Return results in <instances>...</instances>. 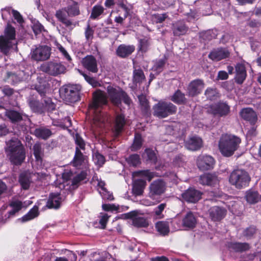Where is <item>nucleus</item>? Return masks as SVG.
<instances>
[{
    "label": "nucleus",
    "mask_w": 261,
    "mask_h": 261,
    "mask_svg": "<svg viewBox=\"0 0 261 261\" xmlns=\"http://www.w3.org/2000/svg\"><path fill=\"white\" fill-rule=\"evenodd\" d=\"M228 247L230 250L236 252H243L250 249V245L247 243L231 242L228 244Z\"/></svg>",
    "instance_id": "29"
},
{
    "label": "nucleus",
    "mask_w": 261,
    "mask_h": 261,
    "mask_svg": "<svg viewBox=\"0 0 261 261\" xmlns=\"http://www.w3.org/2000/svg\"><path fill=\"white\" fill-rule=\"evenodd\" d=\"M107 92L110 101L115 106H120L122 101L128 106L132 103L130 97L121 88H115L109 86L107 87Z\"/></svg>",
    "instance_id": "5"
},
{
    "label": "nucleus",
    "mask_w": 261,
    "mask_h": 261,
    "mask_svg": "<svg viewBox=\"0 0 261 261\" xmlns=\"http://www.w3.org/2000/svg\"><path fill=\"white\" fill-rule=\"evenodd\" d=\"M246 77L247 71L245 65L243 63H237L235 66V82L237 84L241 85L244 82Z\"/></svg>",
    "instance_id": "20"
},
{
    "label": "nucleus",
    "mask_w": 261,
    "mask_h": 261,
    "mask_svg": "<svg viewBox=\"0 0 261 261\" xmlns=\"http://www.w3.org/2000/svg\"><path fill=\"white\" fill-rule=\"evenodd\" d=\"M6 152L10 162L15 165H20L25 158V152L21 142L16 138H12L6 142Z\"/></svg>",
    "instance_id": "1"
},
{
    "label": "nucleus",
    "mask_w": 261,
    "mask_h": 261,
    "mask_svg": "<svg viewBox=\"0 0 261 261\" xmlns=\"http://www.w3.org/2000/svg\"><path fill=\"white\" fill-rule=\"evenodd\" d=\"M85 160V156L77 148H75V152L72 161L73 166L79 167L82 165Z\"/></svg>",
    "instance_id": "39"
},
{
    "label": "nucleus",
    "mask_w": 261,
    "mask_h": 261,
    "mask_svg": "<svg viewBox=\"0 0 261 261\" xmlns=\"http://www.w3.org/2000/svg\"><path fill=\"white\" fill-rule=\"evenodd\" d=\"M80 14L79 4L77 2L73 1L71 4H69L66 7L57 11L55 16L58 20L67 28H70L72 25L75 27L76 24L68 18V16L75 17Z\"/></svg>",
    "instance_id": "3"
},
{
    "label": "nucleus",
    "mask_w": 261,
    "mask_h": 261,
    "mask_svg": "<svg viewBox=\"0 0 261 261\" xmlns=\"http://www.w3.org/2000/svg\"><path fill=\"white\" fill-rule=\"evenodd\" d=\"M257 229L255 226L252 225L245 229L243 235L247 239H252L256 233Z\"/></svg>",
    "instance_id": "55"
},
{
    "label": "nucleus",
    "mask_w": 261,
    "mask_h": 261,
    "mask_svg": "<svg viewBox=\"0 0 261 261\" xmlns=\"http://www.w3.org/2000/svg\"><path fill=\"white\" fill-rule=\"evenodd\" d=\"M12 41L3 35L0 36V51L4 55H7L9 53L10 49L13 46Z\"/></svg>",
    "instance_id": "31"
},
{
    "label": "nucleus",
    "mask_w": 261,
    "mask_h": 261,
    "mask_svg": "<svg viewBox=\"0 0 261 261\" xmlns=\"http://www.w3.org/2000/svg\"><path fill=\"white\" fill-rule=\"evenodd\" d=\"M126 124V119L124 115L122 114H117L115 121V130H122Z\"/></svg>",
    "instance_id": "43"
},
{
    "label": "nucleus",
    "mask_w": 261,
    "mask_h": 261,
    "mask_svg": "<svg viewBox=\"0 0 261 261\" xmlns=\"http://www.w3.org/2000/svg\"><path fill=\"white\" fill-rule=\"evenodd\" d=\"M143 140L140 133L136 132L135 135L134 142L130 147V149L133 151H136L140 149L143 144Z\"/></svg>",
    "instance_id": "41"
},
{
    "label": "nucleus",
    "mask_w": 261,
    "mask_h": 261,
    "mask_svg": "<svg viewBox=\"0 0 261 261\" xmlns=\"http://www.w3.org/2000/svg\"><path fill=\"white\" fill-rule=\"evenodd\" d=\"M167 60V57L164 55L163 58L154 61V64L151 68V70L155 72L156 75L159 74L163 71Z\"/></svg>",
    "instance_id": "32"
},
{
    "label": "nucleus",
    "mask_w": 261,
    "mask_h": 261,
    "mask_svg": "<svg viewBox=\"0 0 261 261\" xmlns=\"http://www.w3.org/2000/svg\"><path fill=\"white\" fill-rule=\"evenodd\" d=\"M126 217L132 219L133 224L136 227H146L148 225L147 220L143 217L137 216V213L135 211L127 213Z\"/></svg>",
    "instance_id": "24"
},
{
    "label": "nucleus",
    "mask_w": 261,
    "mask_h": 261,
    "mask_svg": "<svg viewBox=\"0 0 261 261\" xmlns=\"http://www.w3.org/2000/svg\"><path fill=\"white\" fill-rule=\"evenodd\" d=\"M138 98L142 113L145 115H147L150 112V106L146 96L141 94L138 96Z\"/></svg>",
    "instance_id": "37"
},
{
    "label": "nucleus",
    "mask_w": 261,
    "mask_h": 261,
    "mask_svg": "<svg viewBox=\"0 0 261 261\" xmlns=\"http://www.w3.org/2000/svg\"><path fill=\"white\" fill-rule=\"evenodd\" d=\"M230 52L227 48L218 47L213 49L209 54L208 58L215 61H219L228 58Z\"/></svg>",
    "instance_id": "18"
},
{
    "label": "nucleus",
    "mask_w": 261,
    "mask_h": 261,
    "mask_svg": "<svg viewBox=\"0 0 261 261\" xmlns=\"http://www.w3.org/2000/svg\"><path fill=\"white\" fill-rule=\"evenodd\" d=\"M51 48L46 45L39 46L32 53V58L37 61H45L50 56Z\"/></svg>",
    "instance_id": "14"
},
{
    "label": "nucleus",
    "mask_w": 261,
    "mask_h": 261,
    "mask_svg": "<svg viewBox=\"0 0 261 261\" xmlns=\"http://www.w3.org/2000/svg\"><path fill=\"white\" fill-rule=\"evenodd\" d=\"M34 155L37 161H41L43 155V150L39 143H36L33 146Z\"/></svg>",
    "instance_id": "54"
},
{
    "label": "nucleus",
    "mask_w": 261,
    "mask_h": 261,
    "mask_svg": "<svg viewBox=\"0 0 261 261\" xmlns=\"http://www.w3.org/2000/svg\"><path fill=\"white\" fill-rule=\"evenodd\" d=\"M245 199L248 203L255 204L261 201V195L257 191L249 190L246 192Z\"/></svg>",
    "instance_id": "34"
},
{
    "label": "nucleus",
    "mask_w": 261,
    "mask_h": 261,
    "mask_svg": "<svg viewBox=\"0 0 261 261\" xmlns=\"http://www.w3.org/2000/svg\"><path fill=\"white\" fill-rule=\"evenodd\" d=\"M241 142V139L237 136L223 134L218 142L219 151L224 156H231L239 148Z\"/></svg>",
    "instance_id": "2"
},
{
    "label": "nucleus",
    "mask_w": 261,
    "mask_h": 261,
    "mask_svg": "<svg viewBox=\"0 0 261 261\" xmlns=\"http://www.w3.org/2000/svg\"><path fill=\"white\" fill-rule=\"evenodd\" d=\"M10 206L12 208V210L8 212V216L9 218L10 216H14L15 213H17L19 211H20L22 206V204L21 201H12L10 204Z\"/></svg>",
    "instance_id": "49"
},
{
    "label": "nucleus",
    "mask_w": 261,
    "mask_h": 261,
    "mask_svg": "<svg viewBox=\"0 0 261 261\" xmlns=\"http://www.w3.org/2000/svg\"><path fill=\"white\" fill-rule=\"evenodd\" d=\"M197 223L196 218L191 212H189L182 219V225L188 228H193L195 227Z\"/></svg>",
    "instance_id": "30"
},
{
    "label": "nucleus",
    "mask_w": 261,
    "mask_h": 261,
    "mask_svg": "<svg viewBox=\"0 0 261 261\" xmlns=\"http://www.w3.org/2000/svg\"><path fill=\"white\" fill-rule=\"evenodd\" d=\"M72 136L73 137L75 143L76 145V148L78 147L80 150H85L86 144L84 139L80 136L77 132H76L75 134L73 132Z\"/></svg>",
    "instance_id": "50"
},
{
    "label": "nucleus",
    "mask_w": 261,
    "mask_h": 261,
    "mask_svg": "<svg viewBox=\"0 0 261 261\" xmlns=\"http://www.w3.org/2000/svg\"><path fill=\"white\" fill-rule=\"evenodd\" d=\"M94 31L88 24L85 29V35L87 41H91L93 37Z\"/></svg>",
    "instance_id": "63"
},
{
    "label": "nucleus",
    "mask_w": 261,
    "mask_h": 261,
    "mask_svg": "<svg viewBox=\"0 0 261 261\" xmlns=\"http://www.w3.org/2000/svg\"><path fill=\"white\" fill-rule=\"evenodd\" d=\"M42 71L53 76H57L63 73L66 70V67L61 62L50 61L41 66Z\"/></svg>",
    "instance_id": "9"
},
{
    "label": "nucleus",
    "mask_w": 261,
    "mask_h": 261,
    "mask_svg": "<svg viewBox=\"0 0 261 261\" xmlns=\"http://www.w3.org/2000/svg\"><path fill=\"white\" fill-rule=\"evenodd\" d=\"M29 76L28 73L23 70L17 71L16 72H7V79L8 83L14 85L23 81L26 80Z\"/></svg>",
    "instance_id": "17"
},
{
    "label": "nucleus",
    "mask_w": 261,
    "mask_h": 261,
    "mask_svg": "<svg viewBox=\"0 0 261 261\" xmlns=\"http://www.w3.org/2000/svg\"><path fill=\"white\" fill-rule=\"evenodd\" d=\"M145 79L143 71L141 69H135L133 71V82L137 85L140 84Z\"/></svg>",
    "instance_id": "40"
},
{
    "label": "nucleus",
    "mask_w": 261,
    "mask_h": 261,
    "mask_svg": "<svg viewBox=\"0 0 261 261\" xmlns=\"http://www.w3.org/2000/svg\"><path fill=\"white\" fill-rule=\"evenodd\" d=\"M19 182L23 189L28 190L31 183L30 176L25 173H21L19 177Z\"/></svg>",
    "instance_id": "42"
},
{
    "label": "nucleus",
    "mask_w": 261,
    "mask_h": 261,
    "mask_svg": "<svg viewBox=\"0 0 261 261\" xmlns=\"http://www.w3.org/2000/svg\"><path fill=\"white\" fill-rule=\"evenodd\" d=\"M145 153L147 155V160L152 163H155L157 161V158L154 151L150 148H146L145 150Z\"/></svg>",
    "instance_id": "61"
},
{
    "label": "nucleus",
    "mask_w": 261,
    "mask_h": 261,
    "mask_svg": "<svg viewBox=\"0 0 261 261\" xmlns=\"http://www.w3.org/2000/svg\"><path fill=\"white\" fill-rule=\"evenodd\" d=\"M173 34L175 36L184 35L189 30V27L186 25L184 21H177L172 24V27Z\"/></svg>",
    "instance_id": "25"
},
{
    "label": "nucleus",
    "mask_w": 261,
    "mask_h": 261,
    "mask_svg": "<svg viewBox=\"0 0 261 261\" xmlns=\"http://www.w3.org/2000/svg\"><path fill=\"white\" fill-rule=\"evenodd\" d=\"M127 163L132 166L136 167L141 163L140 155L138 154H133L130 155L127 159Z\"/></svg>",
    "instance_id": "52"
},
{
    "label": "nucleus",
    "mask_w": 261,
    "mask_h": 261,
    "mask_svg": "<svg viewBox=\"0 0 261 261\" xmlns=\"http://www.w3.org/2000/svg\"><path fill=\"white\" fill-rule=\"evenodd\" d=\"M153 110L154 116L164 118L175 114L177 111V107L171 102L160 101L154 105Z\"/></svg>",
    "instance_id": "8"
},
{
    "label": "nucleus",
    "mask_w": 261,
    "mask_h": 261,
    "mask_svg": "<svg viewBox=\"0 0 261 261\" xmlns=\"http://www.w3.org/2000/svg\"><path fill=\"white\" fill-rule=\"evenodd\" d=\"M8 40L13 41L15 39V30L11 25L8 24L4 31V34L2 35Z\"/></svg>",
    "instance_id": "47"
},
{
    "label": "nucleus",
    "mask_w": 261,
    "mask_h": 261,
    "mask_svg": "<svg viewBox=\"0 0 261 261\" xmlns=\"http://www.w3.org/2000/svg\"><path fill=\"white\" fill-rule=\"evenodd\" d=\"M214 164L215 160L210 155L199 156L197 160V166L201 170H208L212 169Z\"/></svg>",
    "instance_id": "19"
},
{
    "label": "nucleus",
    "mask_w": 261,
    "mask_h": 261,
    "mask_svg": "<svg viewBox=\"0 0 261 261\" xmlns=\"http://www.w3.org/2000/svg\"><path fill=\"white\" fill-rule=\"evenodd\" d=\"M216 177L211 174H204L199 177V182L203 185H212Z\"/></svg>",
    "instance_id": "46"
},
{
    "label": "nucleus",
    "mask_w": 261,
    "mask_h": 261,
    "mask_svg": "<svg viewBox=\"0 0 261 261\" xmlns=\"http://www.w3.org/2000/svg\"><path fill=\"white\" fill-rule=\"evenodd\" d=\"M80 73L84 76L85 80L93 87H96L99 85L98 81L93 77H91L87 74L79 71Z\"/></svg>",
    "instance_id": "59"
},
{
    "label": "nucleus",
    "mask_w": 261,
    "mask_h": 261,
    "mask_svg": "<svg viewBox=\"0 0 261 261\" xmlns=\"http://www.w3.org/2000/svg\"><path fill=\"white\" fill-rule=\"evenodd\" d=\"M216 34L213 30H207L199 33V37L204 41H210L216 37Z\"/></svg>",
    "instance_id": "56"
},
{
    "label": "nucleus",
    "mask_w": 261,
    "mask_h": 261,
    "mask_svg": "<svg viewBox=\"0 0 261 261\" xmlns=\"http://www.w3.org/2000/svg\"><path fill=\"white\" fill-rule=\"evenodd\" d=\"M104 8L101 5H95L92 9L90 18L92 19H98L99 16L104 12Z\"/></svg>",
    "instance_id": "48"
},
{
    "label": "nucleus",
    "mask_w": 261,
    "mask_h": 261,
    "mask_svg": "<svg viewBox=\"0 0 261 261\" xmlns=\"http://www.w3.org/2000/svg\"><path fill=\"white\" fill-rule=\"evenodd\" d=\"M83 66L87 70L92 73L98 71L97 63L95 58L92 55H87L82 61Z\"/></svg>",
    "instance_id": "22"
},
{
    "label": "nucleus",
    "mask_w": 261,
    "mask_h": 261,
    "mask_svg": "<svg viewBox=\"0 0 261 261\" xmlns=\"http://www.w3.org/2000/svg\"><path fill=\"white\" fill-rule=\"evenodd\" d=\"M205 83L200 79L191 81L187 86V94L190 97H195L200 94L204 87Z\"/></svg>",
    "instance_id": "10"
},
{
    "label": "nucleus",
    "mask_w": 261,
    "mask_h": 261,
    "mask_svg": "<svg viewBox=\"0 0 261 261\" xmlns=\"http://www.w3.org/2000/svg\"><path fill=\"white\" fill-rule=\"evenodd\" d=\"M202 143V139L200 138L192 136L186 141L185 146L189 150L195 151L201 148Z\"/></svg>",
    "instance_id": "27"
},
{
    "label": "nucleus",
    "mask_w": 261,
    "mask_h": 261,
    "mask_svg": "<svg viewBox=\"0 0 261 261\" xmlns=\"http://www.w3.org/2000/svg\"><path fill=\"white\" fill-rule=\"evenodd\" d=\"M92 125L93 127L95 126L99 128H102L105 126L104 119L100 114L95 115L93 119Z\"/></svg>",
    "instance_id": "53"
},
{
    "label": "nucleus",
    "mask_w": 261,
    "mask_h": 261,
    "mask_svg": "<svg viewBox=\"0 0 261 261\" xmlns=\"http://www.w3.org/2000/svg\"><path fill=\"white\" fill-rule=\"evenodd\" d=\"M166 190V183L159 179L153 181L149 186V196L154 199L163 194Z\"/></svg>",
    "instance_id": "13"
},
{
    "label": "nucleus",
    "mask_w": 261,
    "mask_h": 261,
    "mask_svg": "<svg viewBox=\"0 0 261 261\" xmlns=\"http://www.w3.org/2000/svg\"><path fill=\"white\" fill-rule=\"evenodd\" d=\"M149 46V44L147 40L143 39L139 40V48L140 51L142 53L147 51Z\"/></svg>",
    "instance_id": "62"
},
{
    "label": "nucleus",
    "mask_w": 261,
    "mask_h": 261,
    "mask_svg": "<svg viewBox=\"0 0 261 261\" xmlns=\"http://www.w3.org/2000/svg\"><path fill=\"white\" fill-rule=\"evenodd\" d=\"M87 173L84 171H82L80 174H78L73 177L72 180V185L76 186L81 181L86 179Z\"/></svg>",
    "instance_id": "58"
},
{
    "label": "nucleus",
    "mask_w": 261,
    "mask_h": 261,
    "mask_svg": "<svg viewBox=\"0 0 261 261\" xmlns=\"http://www.w3.org/2000/svg\"><path fill=\"white\" fill-rule=\"evenodd\" d=\"M135 50L133 45L120 44L116 50L117 56L121 58H126L130 56Z\"/></svg>",
    "instance_id": "26"
},
{
    "label": "nucleus",
    "mask_w": 261,
    "mask_h": 261,
    "mask_svg": "<svg viewBox=\"0 0 261 261\" xmlns=\"http://www.w3.org/2000/svg\"><path fill=\"white\" fill-rule=\"evenodd\" d=\"M166 206V204L165 203H163L159 204L154 209V213L155 214V217L157 218L161 219L163 218L164 215H163L162 212L165 208Z\"/></svg>",
    "instance_id": "60"
},
{
    "label": "nucleus",
    "mask_w": 261,
    "mask_h": 261,
    "mask_svg": "<svg viewBox=\"0 0 261 261\" xmlns=\"http://www.w3.org/2000/svg\"><path fill=\"white\" fill-rule=\"evenodd\" d=\"M5 115L13 122L19 121L22 119L20 113L12 110H6Z\"/></svg>",
    "instance_id": "44"
},
{
    "label": "nucleus",
    "mask_w": 261,
    "mask_h": 261,
    "mask_svg": "<svg viewBox=\"0 0 261 261\" xmlns=\"http://www.w3.org/2000/svg\"><path fill=\"white\" fill-rule=\"evenodd\" d=\"M99 193L103 199H107L110 201L114 199L112 193L109 192L107 189L102 190V191H99Z\"/></svg>",
    "instance_id": "64"
},
{
    "label": "nucleus",
    "mask_w": 261,
    "mask_h": 261,
    "mask_svg": "<svg viewBox=\"0 0 261 261\" xmlns=\"http://www.w3.org/2000/svg\"><path fill=\"white\" fill-rule=\"evenodd\" d=\"M38 83L34 85V88L39 94L42 99L49 98L48 95L51 94L50 84L46 80L41 77H37Z\"/></svg>",
    "instance_id": "12"
},
{
    "label": "nucleus",
    "mask_w": 261,
    "mask_h": 261,
    "mask_svg": "<svg viewBox=\"0 0 261 261\" xmlns=\"http://www.w3.org/2000/svg\"><path fill=\"white\" fill-rule=\"evenodd\" d=\"M155 228L158 232L162 236L168 235L169 232V225L167 221H158L155 223Z\"/></svg>",
    "instance_id": "36"
},
{
    "label": "nucleus",
    "mask_w": 261,
    "mask_h": 261,
    "mask_svg": "<svg viewBox=\"0 0 261 261\" xmlns=\"http://www.w3.org/2000/svg\"><path fill=\"white\" fill-rule=\"evenodd\" d=\"M93 160L94 163L99 166H102L106 161L105 156L98 151H96L93 154Z\"/></svg>",
    "instance_id": "57"
},
{
    "label": "nucleus",
    "mask_w": 261,
    "mask_h": 261,
    "mask_svg": "<svg viewBox=\"0 0 261 261\" xmlns=\"http://www.w3.org/2000/svg\"><path fill=\"white\" fill-rule=\"evenodd\" d=\"M81 90V86L80 85H69L60 88V94L66 102L74 103L80 99Z\"/></svg>",
    "instance_id": "7"
},
{
    "label": "nucleus",
    "mask_w": 261,
    "mask_h": 261,
    "mask_svg": "<svg viewBox=\"0 0 261 261\" xmlns=\"http://www.w3.org/2000/svg\"><path fill=\"white\" fill-rule=\"evenodd\" d=\"M240 115L243 119L250 122L252 124H254L258 119L256 113L251 108L242 109Z\"/></svg>",
    "instance_id": "23"
},
{
    "label": "nucleus",
    "mask_w": 261,
    "mask_h": 261,
    "mask_svg": "<svg viewBox=\"0 0 261 261\" xmlns=\"http://www.w3.org/2000/svg\"><path fill=\"white\" fill-rule=\"evenodd\" d=\"M38 215V208L37 206H34L27 214L22 217L19 220L22 222H25L34 219L37 217Z\"/></svg>",
    "instance_id": "38"
},
{
    "label": "nucleus",
    "mask_w": 261,
    "mask_h": 261,
    "mask_svg": "<svg viewBox=\"0 0 261 261\" xmlns=\"http://www.w3.org/2000/svg\"><path fill=\"white\" fill-rule=\"evenodd\" d=\"M42 99V102H40L33 97L28 98V103L32 111L42 114L46 112L50 113L56 110V105L52 101L51 98Z\"/></svg>",
    "instance_id": "4"
},
{
    "label": "nucleus",
    "mask_w": 261,
    "mask_h": 261,
    "mask_svg": "<svg viewBox=\"0 0 261 261\" xmlns=\"http://www.w3.org/2000/svg\"><path fill=\"white\" fill-rule=\"evenodd\" d=\"M61 198L59 193H51L46 202V206L49 208L57 209L60 207Z\"/></svg>",
    "instance_id": "28"
},
{
    "label": "nucleus",
    "mask_w": 261,
    "mask_h": 261,
    "mask_svg": "<svg viewBox=\"0 0 261 261\" xmlns=\"http://www.w3.org/2000/svg\"><path fill=\"white\" fill-rule=\"evenodd\" d=\"M227 213L226 210L222 207L215 206L208 210L210 217L214 221H219L223 219Z\"/></svg>",
    "instance_id": "21"
},
{
    "label": "nucleus",
    "mask_w": 261,
    "mask_h": 261,
    "mask_svg": "<svg viewBox=\"0 0 261 261\" xmlns=\"http://www.w3.org/2000/svg\"><path fill=\"white\" fill-rule=\"evenodd\" d=\"M53 124L55 126L59 127L60 129H67V130H72L71 129L68 128L71 126V121L69 118H66L64 121L58 120H54L53 121Z\"/></svg>",
    "instance_id": "45"
},
{
    "label": "nucleus",
    "mask_w": 261,
    "mask_h": 261,
    "mask_svg": "<svg viewBox=\"0 0 261 261\" xmlns=\"http://www.w3.org/2000/svg\"><path fill=\"white\" fill-rule=\"evenodd\" d=\"M250 179L246 171L243 169H236L230 173L229 181L231 185L240 189L248 186Z\"/></svg>",
    "instance_id": "6"
},
{
    "label": "nucleus",
    "mask_w": 261,
    "mask_h": 261,
    "mask_svg": "<svg viewBox=\"0 0 261 261\" xmlns=\"http://www.w3.org/2000/svg\"><path fill=\"white\" fill-rule=\"evenodd\" d=\"M146 185V181L143 179H138L135 180L133 186L134 194L137 196L142 195Z\"/></svg>",
    "instance_id": "33"
},
{
    "label": "nucleus",
    "mask_w": 261,
    "mask_h": 261,
    "mask_svg": "<svg viewBox=\"0 0 261 261\" xmlns=\"http://www.w3.org/2000/svg\"><path fill=\"white\" fill-rule=\"evenodd\" d=\"M208 111L214 116L224 117L229 113L230 107L227 103L220 101L210 105Z\"/></svg>",
    "instance_id": "11"
},
{
    "label": "nucleus",
    "mask_w": 261,
    "mask_h": 261,
    "mask_svg": "<svg viewBox=\"0 0 261 261\" xmlns=\"http://www.w3.org/2000/svg\"><path fill=\"white\" fill-rule=\"evenodd\" d=\"M202 193L194 188H190L181 195L183 199L188 203H196L201 198Z\"/></svg>",
    "instance_id": "16"
},
{
    "label": "nucleus",
    "mask_w": 261,
    "mask_h": 261,
    "mask_svg": "<svg viewBox=\"0 0 261 261\" xmlns=\"http://www.w3.org/2000/svg\"><path fill=\"white\" fill-rule=\"evenodd\" d=\"M171 100L177 105H185L187 102V99L185 97V94L180 90H177L171 96Z\"/></svg>",
    "instance_id": "35"
},
{
    "label": "nucleus",
    "mask_w": 261,
    "mask_h": 261,
    "mask_svg": "<svg viewBox=\"0 0 261 261\" xmlns=\"http://www.w3.org/2000/svg\"><path fill=\"white\" fill-rule=\"evenodd\" d=\"M206 98L210 100H215L219 97V94L216 88H207L204 92Z\"/></svg>",
    "instance_id": "51"
},
{
    "label": "nucleus",
    "mask_w": 261,
    "mask_h": 261,
    "mask_svg": "<svg viewBox=\"0 0 261 261\" xmlns=\"http://www.w3.org/2000/svg\"><path fill=\"white\" fill-rule=\"evenodd\" d=\"M107 102V97L105 93L98 90L93 93V101L90 104L89 107L91 109L94 110V113H95V111L96 110L106 105Z\"/></svg>",
    "instance_id": "15"
}]
</instances>
